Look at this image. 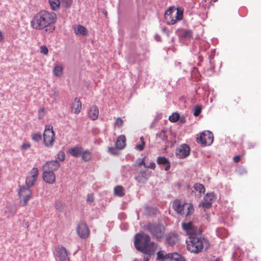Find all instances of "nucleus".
<instances>
[{
    "instance_id": "obj_27",
    "label": "nucleus",
    "mask_w": 261,
    "mask_h": 261,
    "mask_svg": "<svg viewBox=\"0 0 261 261\" xmlns=\"http://www.w3.org/2000/svg\"><path fill=\"white\" fill-rule=\"evenodd\" d=\"M63 67L60 65H56L53 69V72L55 76L59 77L63 74Z\"/></svg>"
},
{
    "instance_id": "obj_26",
    "label": "nucleus",
    "mask_w": 261,
    "mask_h": 261,
    "mask_svg": "<svg viewBox=\"0 0 261 261\" xmlns=\"http://www.w3.org/2000/svg\"><path fill=\"white\" fill-rule=\"evenodd\" d=\"M50 8L53 11H57L60 9L61 2L60 0H49Z\"/></svg>"
},
{
    "instance_id": "obj_2",
    "label": "nucleus",
    "mask_w": 261,
    "mask_h": 261,
    "mask_svg": "<svg viewBox=\"0 0 261 261\" xmlns=\"http://www.w3.org/2000/svg\"><path fill=\"white\" fill-rule=\"evenodd\" d=\"M134 245L138 251L149 254L154 251V243L150 242V237L145 233H137L135 237Z\"/></svg>"
},
{
    "instance_id": "obj_30",
    "label": "nucleus",
    "mask_w": 261,
    "mask_h": 261,
    "mask_svg": "<svg viewBox=\"0 0 261 261\" xmlns=\"http://www.w3.org/2000/svg\"><path fill=\"white\" fill-rule=\"evenodd\" d=\"M82 159L86 162L89 161L92 158V154L89 150L83 151L81 154Z\"/></svg>"
},
{
    "instance_id": "obj_57",
    "label": "nucleus",
    "mask_w": 261,
    "mask_h": 261,
    "mask_svg": "<svg viewBox=\"0 0 261 261\" xmlns=\"http://www.w3.org/2000/svg\"><path fill=\"white\" fill-rule=\"evenodd\" d=\"M217 0H214V2H216Z\"/></svg>"
},
{
    "instance_id": "obj_46",
    "label": "nucleus",
    "mask_w": 261,
    "mask_h": 261,
    "mask_svg": "<svg viewBox=\"0 0 261 261\" xmlns=\"http://www.w3.org/2000/svg\"><path fill=\"white\" fill-rule=\"evenodd\" d=\"M145 168H151V169L154 170L155 168V164L154 162H152L149 164V165L148 166L146 165Z\"/></svg>"
},
{
    "instance_id": "obj_9",
    "label": "nucleus",
    "mask_w": 261,
    "mask_h": 261,
    "mask_svg": "<svg viewBox=\"0 0 261 261\" xmlns=\"http://www.w3.org/2000/svg\"><path fill=\"white\" fill-rule=\"evenodd\" d=\"M157 257L162 261H184V258L176 252L165 254L164 251H160L157 253Z\"/></svg>"
},
{
    "instance_id": "obj_17",
    "label": "nucleus",
    "mask_w": 261,
    "mask_h": 261,
    "mask_svg": "<svg viewBox=\"0 0 261 261\" xmlns=\"http://www.w3.org/2000/svg\"><path fill=\"white\" fill-rule=\"evenodd\" d=\"M179 236L173 232L168 233L166 237V242L170 246H173L178 243Z\"/></svg>"
},
{
    "instance_id": "obj_14",
    "label": "nucleus",
    "mask_w": 261,
    "mask_h": 261,
    "mask_svg": "<svg viewBox=\"0 0 261 261\" xmlns=\"http://www.w3.org/2000/svg\"><path fill=\"white\" fill-rule=\"evenodd\" d=\"M60 166V163L57 160L47 162L42 167L43 171L53 172L57 171Z\"/></svg>"
},
{
    "instance_id": "obj_12",
    "label": "nucleus",
    "mask_w": 261,
    "mask_h": 261,
    "mask_svg": "<svg viewBox=\"0 0 261 261\" xmlns=\"http://www.w3.org/2000/svg\"><path fill=\"white\" fill-rule=\"evenodd\" d=\"M38 174V169L37 168H33L29 173L26 178V186L28 187H33L37 180Z\"/></svg>"
},
{
    "instance_id": "obj_45",
    "label": "nucleus",
    "mask_w": 261,
    "mask_h": 261,
    "mask_svg": "<svg viewBox=\"0 0 261 261\" xmlns=\"http://www.w3.org/2000/svg\"><path fill=\"white\" fill-rule=\"evenodd\" d=\"M45 114V109L44 108H41L38 111V118L39 119H42Z\"/></svg>"
},
{
    "instance_id": "obj_10",
    "label": "nucleus",
    "mask_w": 261,
    "mask_h": 261,
    "mask_svg": "<svg viewBox=\"0 0 261 261\" xmlns=\"http://www.w3.org/2000/svg\"><path fill=\"white\" fill-rule=\"evenodd\" d=\"M213 134L210 131H205L197 138V141L203 145H210L213 142Z\"/></svg>"
},
{
    "instance_id": "obj_43",
    "label": "nucleus",
    "mask_w": 261,
    "mask_h": 261,
    "mask_svg": "<svg viewBox=\"0 0 261 261\" xmlns=\"http://www.w3.org/2000/svg\"><path fill=\"white\" fill-rule=\"evenodd\" d=\"M40 49L41 53H42L45 55H47V54L48 53V48L46 47V46L42 45L40 47Z\"/></svg>"
},
{
    "instance_id": "obj_16",
    "label": "nucleus",
    "mask_w": 261,
    "mask_h": 261,
    "mask_svg": "<svg viewBox=\"0 0 261 261\" xmlns=\"http://www.w3.org/2000/svg\"><path fill=\"white\" fill-rule=\"evenodd\" d=\"M56 256L60 261H70L68 252L64 247L61 246L57 249Z\"/></svg>"
},
{
    "instance_id": "obj_52",
    "label": "nucleus",
    "mask_w": 261,
    "mask_h": 261,
    "mask_svg": "<svg viewBox=\"0 0 261 261\" xmlns=\"http://www.w3.org/2000/svg\"><path fill=\"white\" fill-rule=\"evenodd\" d=\"M215 261H221V259L219 258H218Z\"/></svg>"
},
{
    "instance_id": "obj_32",
    "label": "nucleus",
    "mask_w": 261,
    "mask_h": 261,
    "mask_svg": "<svg viewBox=\"0 0 261 261\" xmlns=\"http://www.w3.org/2000/svg\"><path fill=\"white\" fill-rule=\"evenodd\" d=\"M204 199L205 200L208 201L212 204L213 202L215 200V199L214 194L213 193H207L204 196Z\"/></svg>"
},
{
    "instance_id": "obj_56",
    "label": "nucleus",
    "mask_w": 261,
    "mask_h": 261,
    "mask_svg": "<svg viewBox=\"0 0 261 261\" xmlns=\"http://www.w3.org/2000/svg\"><path fill=\"white\" fill-rule=\"evenodd\" d=\"M217 0H214V2H216Z\"/></svg>"
},
{
    "instance_id": "obj_44",
    "label": "nucleus",
    "mask_w": 261,
    "mask_h": 261,
    "mask_svg": "<svg viewBox=\"0 0 261 261\" xmlns=\"http://www.w3.org/2000/svg\"><path fill=\"white\" fill-rule=\"evenodd\" d=\"M31 144L29 142H25L22 144L20 148L22 150H25L29 149L31 147Z\"/></svg>"
},
{
    "instance_id": "obj_55",
    "label": "nucleus",
    "mask_w": 261,
    "mask_h": 261,
    "mask_svg": "<svg viewBox=\"0 0 261 261\" xmlns=\"http://www.w3.org/2000/svg\"><path fill=\"white\" fill-rule=\"evenodd\" d=\"M54 94L57 96H58V94L56 93H55Z\"/></svg>"
},
{
    "instance_id": "obj_23",
    "label": "nucleus",
    "mask_w": 261,
    "mask_h": 261,
    "mask_svg": "<svg viewBox=\"0 0 261 261\" xmlns=\"http://www.w3.org/2000/svg\"><path fill=\"white\" fill-rule=\"evenodd\" d=\"M126 137L124 135L119 136L116 141V146L118 149H122L126 146Z\"/></svg>"
},
{
    "instance_id": "obj_31",
    "label": "nucleus",
    "mask_w": 261,
    "mask_h": 261,
    "mask_svg": "<svg viewBox=\"0 0 261 261\" xmlns=\"http://www.w3.org/2000/svg\"><path fill=\"white\" fill-rule=\"evenodd\" d=\"M61 4L64 8L68 9L72 4V0H61Z\"/></svg>"
},
{
    "instance_id": "obj_35",
    "label": "nucleus",
    "mask_w": 261,
    "mask_h": 261,
    "mask_svg": "<svg viewBox=\"0 0 261 261\" xmlns=\"http://www.w3.org/2000/svg\"><path fill=\"white\" fill-rule=\"evenodd\" d=\"M124 121L120 117H117L115 121V126L117 128H121L123 125Z\"/></svg>"
},
{
    "instance_id": "obj_8",
    "label": "nucleus",
    "mask_w": 261,
    "mask_h": 261,
    "mask_svg": "<svg viewBox=\"0 0 261 261\" xmlns=\"http://www.w3.org/2000/svg\"><path fill=\"white\" fill-rule=\"evenodd\" d=\"M148 229L152 235L156 239L163 238L165 228L163 225L160 224H150L148 225Z\"/></svg>"
},
{
    "instance_id": "obj_37",
    "label": "nucleus",
    "mask_w": 261,
    "mask_h": 261,
    "mask_svg": "<svg viewBox=\"0 0 261 261\" xmlns=\"http://www.w3.org/2000/svg\"><path fill=\"white\" fill-rule=\"evenodd\" d=\"M212 203L208 201L205 200L204 199L203 201L199 204V206H202V207L208 208L212 206Z\"/></svg>"
},
{
    "instance_id": "obj_51",
    "label": "nucleus",
    "mask_w": 261,
    "mask_h": 261,
    "mask_svg": "<svg viewBox=\"0 0 261 261\" xmlns=\"http://www.w3.org/2000/svg\"><path fill=\"white\" fill-rule=\"evenodd\" d=\"M149 258H150L149 256H147L146 257H144V261H149Z\"/></svg>"
},
{
    "instance_id": "obj_18",
    "label": "nucleus",
    "mask_w": 261,
    "mask_h": 261,
    "mask_svg": "<svg viewBox=\"0 0 261 261\" xmlns=\"http://www.w3.org/2000/svg\"><path fill=\"white\" fill-rule=\"evenodd\" d=\"M42 177L44 181L49 184H53L56 181V176L53 172L43 171Z\"/></svg>"
},
{
    "instance_id": "obj_28",
    "label": "nucleus",
    "mask_w": 261,
    "mask_h": 261,
    "mask_svg": "<svg viewBox=\"0 0 261 261\" xmlns=\"http://www.w3.org/2000/svg\"><path fill=\"white\" fill-rule=\"evenodd\" d=\"M114 193L116 195L122 197L125 195L124 188L122 186H117L114 188Z\"/></svg>"
},
{
    "instance_id": "obj_50",
    "label": "nucleus",
    "mask_w": 261,
    "mask_h": 261,
    "mask_svg": "<svg viewBox=\"0 0 261 261\" xmlns=\"http://www.w3.org/2000/svg\"><path fill=\"white\" fill-rule=\"evenodd\" d=\"M3 39V36L2 32L0 31V41H1Z\"/></svg>"
},
{
    "instance_id": "obj_53",
    "label": "nucleus",
    "mask_w": 261,
    "mask_h": 261,
    "mask_svg": "<svg viewBox=\"0 0 261 261\" xmlns=\"http://www.w3.org/2000/svg\"><path fill=\"white\" fill-rule=\"evenodd\" d=\"M133 261H141V260H139L138 259H135Z\"/></svg>"
},
{
    "instance_id": "obj_4",
    "label": "nucleus",
    "mask_w": 261,
    "mask_h": 261,
    "mask_svg": "<svg viewBox=\"0 0 261 261\" xmlns=\"http://www.w3.org/2000/svg\"><path fill=\"white\" fill-rule=\"evenodd\" d=\"M183 18V12L175 7H170L165 12L164 18L167 24L173 25Z\"/></svg>"
},
{
    "instance_id": "obj_38",
    "label": "nucleus",
    "mask_w": 261,
    "mask_h": 261,
    "mask_svg": "<svg viewBox=\"0 0 261 261\" xmlns=\"http://www.w3.org/2000/svg\"><path fill=\"white\" fill-rule=\"evenodd\" d=\"M202 110V108L199 105H197L195 106L194 108V112L193 113L194 116H198L201 113Z\"/></svg>"
},
{
    "instance_id": "obj_20",
    "label": "nucleus",
    "mask_w": 261,
    "mask_h": 261,
    "mask_svg": "<svg viewBox=\"0 0 261 261\" xmlns=\"http://www.w3.org/2000/svg\"><path fill=\"white\" fill-rule=\"evenodd\" d=\"M147 170L142 169L139 174L135 177V179L139 183H145L147 180Z\"/></svg>"
},
{
    "instance_id": "obj_22",
    "label": "nucleus",
    "mask_w": 261,
    "mask_h": 261,
    "mask_svg": "<svg viewBox=\"0 0 261 261\" xmlns=\"http://www.w3.org/2000/svg\"><path fill=\"white\" fill-rule=\"evenodd\" d=\"M83 151V148L79 145L76 146L73 148H70L68 152L69 154L74 157L80 156Z\"/></svg>"
},
{
    "instance_id": "obj_5",
    "label": "nucleus",
    "mask_w": 261,
    "mask_h": 261,
    "mask_svg": "<svg viewBox=\"0 0 261 261\" xmlns=\"http://www.w3.org/2000/svg\"><path fill=\"white\" fill-rule=\"evenodd\" d=\"M172 207L177 214L186 216L191 215L194 211V207L191 204L188 203H181L180 200L178 199L173 201Z\"/></svg>"
},
{
    "instance_id": "obj_47",
    "label": "nucleus",
    "mask_w": 261,
    "mask_h": 261,
    "mask_svg": "<svg viewBox=\"0 0 261 261\" xmlns=\"http://www.w3.org/2000/svg\"><path fill=\"white\" fill-rule=\"evenodd\" d=\"M109 151L110 153L112 154H117V153L116 152V149L114 147L109 148Z\"/></svg>"
},
{
    "instance_id": "obj_21",
    "label": "nucleus",
    "mask_w": 261,
    "mask_h": 261,
    "mask_svg": "<svg viewBox=\"0 0 261 261\" xmlns=\"http://www.w3.org/2000/svg\"><path fill=\"white\" fill-rule=\"evenodd\" d=\"M99 115V110L96 106H92L88 111L89 117L93 120L97 119Z\"/></svg>"
},
{
    "instance_id": "obj_36",
    "label": "nucleus",
    "mask_w": 261,
    "mask_h": 261,
    "mask_svg": "<svg viewBox=\"0 0 261 261\" xmlns=\"http://www.w3.org/2000/svg\"><path fill=\"white\" fill-rule=\"evenodd\" d=\"M182 36L184 38H190L193 36V32L190 30H186L184 31Z\"/></svg>"
},
{
    "instance_id": "obj_3",
    "label": "nucleus",
    "mask_w": 261,
    "mask_h": 261,
    "mask_svg": "<svg viewBox=\"0 0 261 261\" xmlns=\"http://www.w3.org/2000/svg\"><path fill=\"white\" fill-rule=\"evenodd\" d=\"M206 242L204 239L199 238L196 235L189 236L186 240L187 249L191 252L198 253L202 251L204 243Z\"/></svg>"
},
{
    "instance_id": "obj_1",
    "label": "nucleus",
    "mask_w": 261,
    "mask_h": 261,
    "mask_svg": "<svg viewBox=\"0 0 261 261\" xmlns=\"http://www.w3.org/2000/svg\"><path fill=\"white\" fill-rule=\"evenodd\" d=\"M57 19V15L55 13L41 10L34 15L30 24L35 30H45L49 32H53L55 29L54 25Z\"/></svg>"
},
{
    "instance_id": "obj_15",
    "label": "nucleus",
    "mask_w": 261,
    "mask_h": 261,
    "mask_svg": "<svg viewBox=\"0 0 261 261\" xmlns=\"http://www.w3.org/2000/svg\"><path fill=\"white\" fill-rule=\"evenodd\" d=\"M182 227L186 231L187 235L191 236L192 235H196L198 232L197 227L194 226L192 222L182 223Z\"/></svg>"
},
{
    "instance_id": "obj_54",
    "label": "nucleus",
    "mask_w": 261,
    "mask_h": 261,
    "mask_svg": "<svg viewBox=\"0 0 261 261\" xmlns=\"http://www.w3.org/2000/svg\"><path fill=\"white\" fill-rule=\"evenodd\" d=\"M220 230L225 231V229H220Z\"/></svg>"
},
{
    "instance_id": "obj_25",
    "label": "nucleus",
    "mask_w": 261,
    "mask_h": 261,
    "mask_svg": "<svg viewBox=\"0 0 261 261\" xmlns=\"http://www.w3.org/2000/svg\"><path fill=\"white\" fill-rule=\"evenodd\" d=\"M157 163L159 165L163 164L167 165L165 167V170L168 171L170 168V162L169 160L164 156H159L157 159Z\"/></svg>"
},
{
    "instance_id": "obj_41",
    "label": "nucleus",
    "mask_w": 261,
    "mask_h": 261,
    "mask_svg": "<svg viewBox=\"0 0 261 261\" xmlns=\"http://www.w3.org/2000/svg\"><path fill=\"white\" fill-rule=\"evenodd\" d=\"M94 201V197L93 194H88L87 196L86 201L88 203H92Z\"/></svg>"
},
{
    "instance_id": "obj_48",
    "label": "nucleus",
    "mask_w": 261,
    "mask_h": 261,
    "mask_svg": "<svg viewBox=\"0 0 261 261\" xmlns=\"http://www.w3.org/2000/svg\"><path fill=\"white\" fill-rule=\"evenodd\" d=\"M241 156H242V155L234 156L233 158V161L235 163H238L240 161Z\"/></svg>"
},
{
    "instance_id": "obj_13",
    "label": "nucleus",
    "mask_w": 261,
    "mask_h": 261,
    "mask_svg": "<svg viewBox=\"0 0 261 261\" xmlns=\"http://www.w3.org/2000/svg\"><path fill=\"white\" fill-rule=\"evenodd\" d=\"M190 147L186 144L181 145L176 150V155L180 159H184L189 155Z\"/></svg>"
},
{
    "instance_id": "obj_42",
    "label": "nucleus",
    "mask_w": 261,
    "mask_h": 261,
    "mask_svg": "<svg viewBox=\"0 0 261 261\" xmlns=\"http://www.w3.org/2000/svg\"><path fill=\"white\" fill-rule=\"evenodd\" d=\"M158 135L162 140L164 141H167L168 137L164 130L161 131V133Z\"/></svg>"
},
{
    "instance_id": "obj_11",
    "label": "nucleus",
    "mask_w": 261,
    "mask_h": 261,
    "mask_svg": "<svg viewBox=\"0 0 261 261\" xmlns=\"http://www.w3.org/2000/svg\"><path fill=\"white\" fill-rule=\"evenodd\" d=\"M78 236L83 239H87L90 234V230L87 224L84 222H80L76 226Z\"/></svg>"
},
{
    "instance_id": "obj_39",
    "label": "nucleus",
    "mask_w": 261,
    "mask_h": 261,
    "mask_svg": "<svg viewBox=\"0 0 261 261\" xmlns=\"http://www.w3.org/2000/svg\"><path fill=\"white\" fill-rule=\"evenodd\" d=\"M57 158L61 161H63L65 159V154L64 151H60L57 154Z\"/></svg>"
},
{
    "instance_id": "obj_7",
    "label": "nucleus",
    "mask_w": 261,
    "mask_h": 261,
    "mask_svg": "<svg viewBox=\"0 0 261 261\" xmlns=\"http://www.w3.org/2000/svg\"><path fill=\"white\" fill-rule=\"evenodd\" d=\"M30 188L23 185L19 187L18 196L20 201L22 202L23 206L27 205L32 197V192Z\"/></svg>"
},
{
    "instance_id": "obj_6",
    "label": "nucleus",
    "mask_w": 261,
    "mask_h": 261,
    "mask_svg": "<svg viewBox=\"0 0 261 261\" xmlns=\"http://www.w3.org/2000/svg\"><path fill=\"white\" fill-rule=\"evenodd\" d=\"M55 140V133L51 125H46L43 134V142L47 147H53Z\"/></svg>"
},
{
    "instance_id": "obj_34",
    "label": "nucleus",
    "mask_w": 261,
    "mask_h": 261,
    "mask_svg": "<svg viewBox=\"0 0 261 261\" xmlns=\"http://www.w3.org/2000/svg\"><path fill=\"white\" fill-rule=\"evenodd\" d=\"M179 115L177 113H174L169 117V120L172 122H175L179 119Z\"/></svg>"
},
{
    "instance_id": "obj_19",
    "label": "nucleus",
    "mask_w": 261,
    "mask_h": 261,
    "mask_svg": "<svg viewBox=\"0 0 261 261\" xmlns=\"http://www.w3.org/2000/svg\"><path fill=\"white\" fill-rule=\"evenodd\" d=\"M71 111L74 114H79L82 109V103L80 100L77 98H75L71 106Z\"/></svg>"
},
{
    "instance_id": "obj_24",
    "label": "nucleus",
    "mask_w": 261,
    "mask_h": 261,
    "mask_svg": "<svg viewBox=\"0 0 261 261\" xmlns=\"http://www.w3.org/2000/svg\"><path fill=\"white\" fill-rule=\"evenodd\" d=\"M74 32L77 35L86 36L88 34L87 29L82 25H78L74 29Z\"/></svg>"
},
{
    "instance_id": "obj_33",
    "label": "nucleus",
    "mask_w": 261,
    "mask_h": 261,
    "mask_svg": "<svg viewBox=\"0 0 261 261\" xmlns=\"http://www.w3.org/2000/svg\"><path fill=\"white\" fill-rule=\"evenodd\" d=\"M140 140L141 143V144L136 145V148L139 151H142L144 148V146L145 145V142L144 141L143 137H141L140 138Z\"/></svg>"
},
{
    "instance_id": "obj_40",
    "label": "nucleus",
    "mask_w": 261,
    "mask_h": 261,
    "mask_svg": "<svg viewBox=\"0 0 261 261\" xmlns=\"http://www.w3.org/2000/svg\"><path fill=\"white\" fill-rule=\"evenodd\" d=\"M42 136L40 134H35L32 136V139L35 142H38L41 140Z\"/></svg>"
},
{
    "instance_id": "obj_29",
    "label": "nucleus",
    "mask_w": 261,
    "mask_h": 261,
    "mask_svg": "<svg viewBox=\"0 0 261 261\" xmlns=\"http://www.w3.org/2000/svg\"><path fill=\"white\" fill-rule=\"evenodd\" d=\"M194 189L199 192V195H198L199 197L201 196L202 193H204L205 192V189L204 186L201 184L196 183L194 186Z\"/></svg>"
},
{
    "instance_id": "obj_49",
    "label": "nucleus",
    "mask_w": 261,
    "mask_h": 261,
    "mask_svg": "<svg viewBox=\"0 0 261 261\" xmlns=\"http://www.w3.org/2000/svg\"><path fill=\"white\" fill-rule=\"evenodd\" d=\"M138 165L139 166H141L142 165H144L145 167L146 166V165L145 164L144 159H142L141 160H140L138 163Z\"/></svg>"
}]
</instances>
